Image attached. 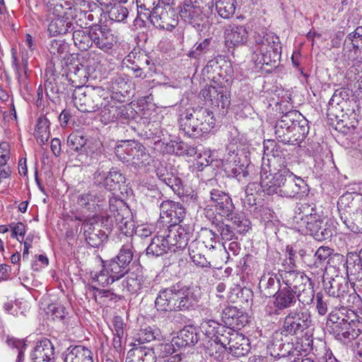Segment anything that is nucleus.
I'll return each mask as SVG.
<instances>
[{
    "instance_id": "nucleus-33",
    "label": "nucleus",
    "mask_w": 362,
    "mask_h": 362,
    "mask_svg": "<svg viewBox=\"0 0 362 362\" xmlns=\"http://www.w3.org/2000/svg\"><path fill=\"white\" fill-rule=\"evenodd\" d=\"M74 30L72 22L69 18L59 14L56 15L48 25V32L52 36L64 35Z\"/></svg>"
},
{
    "instance_id": "nucleus-43",
    "label": "nucleus",
    "mask_w": 362,
    "mask_h": 362,
    "mask_svg": "<svg viewBox=\"0 0 362 362\" xmlns=\"http://www.w3.org/2000/svg\"><path fill=\"white\" fill-rule=\"evenodd\" d=\"M103 264L107 268V271L112 276V279L115 281L122 278L129 271V267L120 263L115 258L110 261L103 262Z\"/></svg>"
},
{
    "instance_id": "nucleus-56",
    "label": "nucleus",
    "mask_w": 362,
    "mask_h": 362,
    "mask_svg": "<svg viewBox=\"0 0 362 362\" xmlns=\"http://www.w3.org/2000/svg\"><path fill=\"white\" fill-rule=\"evenodd\" d=\"M304 117L297 110H291L284 114L281 119L278 120L279 122V127L287 126L288 128L291 129L294 124L300 123Z\"/></svg>"
},
{
    "instance_id": "nucleus-46",
    "label": "nucleus",
    "mask_w": 362,
    "mask_h": 362,
    "mask_svg": "<svg viewBox=\"0 0 362 362\" xmlns=\"http://www.w3.org/2000/svg\"><path fill=\"white\" fill-rule=\"evenodd\" d=\"M136 3L138 15L143 21L151 17L153 11L159 6V0H136Z\"/></svg>"
},
{
    "instance_id": "nucleus-19",
    "label": "nucleus",
    "mask_w": 362,
    "mask_h": 362,
    "mask_svg": "<svg viewBox=\"0 0 362 362\" xmlns=\"http://www.w3.org/2000/svg\"><path fill=\"white\" fill-rule=\"evenodd\" d=\"M279 276L286 287L295 292L304 287L310 281L303 273L296 270H279Z\"/></svg>"
},
{
    "instance_id": "nucleus-3",
    "label": "nucleus",
    "mask_w": 362,
    "mask_h": 362,
    "mask_svg": "<svg viewBox=\"0 0 362 362\" xmlns=\"http://www.w3.org/2000/svg\"><path fill=\"white\" fill-rule=\"evenodd\" d=\"M197 298L192 289L179 284L160 289L155 300V307L158 311L182 310L192 307Z\"/></svg>"
},
{
    "instance_id": "nucleus-50",
    "label": "nucleus",
    "mask_w": 362,
    "mask_h": 362,
    "mask_svg": "<svg viewBox=\"0 0 362 362\" xmlns=\"http://www.w3.org/2000/svg\"><path fill=\"white\" fill-rule=\"evenodd\" d=\"M230 221L233 223V229L238 233L245 234L250 229L251 223L249 219L246 218L243 216L238 214H233L232 213L231 216L229 217Z\"/></svg>"
},
{
    "instance_id": "nucleus-53",
    "label": "nucleus",
    "mask_w": 362,
    "mask_h": 362,
    "mask_svg": "<svg viewBox=\"0 0 362 362\" xmlns=\"http://www.w3.org/2000/svg\"><path fill=\"white\" fill-rule=\"evenodd\" d=\"M213 224L214 225L216 232L221 236V240L230 241L236 238L235 231L231 226L221 221L214 222Z\"/></svg>"
},
{
    "instance_id": "nucleus-47",
    "label": "nucleus",
    "mask_w": 362,
    "mask_h": 362,
    "mask_svg": "<svg viewBox=\"0 0 362 362\" xmlns=\"http://www.w3.org/2000/svg\"><path fill=\"white\" fill-rule=\"evenodd\" d=\"M341 221L351 231L356 233H362V208L349 217L341 216Z\"/></svg>"
},
{
    "instance_id": "nucleus-55",
    "label": "nucleus",
    "mask_w": 362,
    "mask_h": 362,
    "mask_svg": "<svg viewBox=\"0 0 362 362\" xmlns=\"http://www.w3.org/2000/svg\"><path fill=\"white\" fill-rule=\"evenodd\" d=\"M139 274L135 273L129 274L122 281L123 290L131 294L137 293L140 291Z\"/></svg>"
},
{
    "instance_id": "nucleus-4",
    "label": "nucleus",
    "mask_w": 362,
    "mask_h": 362,
    "mask_svg": "<svg viewBox=\"0 0 362 362\" xmlns=\"http://www.w3.org/2000/svg\"><path fill=\"white\" fill-rule=\"evenodd\" d=\"M214 125L213 112L204 107H189L180 115V129L190 137H199Z\"/></svg>"
},
{
    "instance_id": "nucleus-28",
    "label": "nucleus",
    "mask_w": 362,
    "mask_h": 362,
    "mask_svg": "<svg viewBox=\"0 0 362 362\" xmlns=\"http://www.w3.org/2000/svg\"><path fill=\"white\" fill-rule=\"evenodd\" d=\"M107 219H110L112 225L115 224V227L124 234L129 233L133 229L134 223L128 206L118 211V213L113 214Z\"/></svg>"
},
{
    "instance_id": "nucleus-59",
    "label": "nucleus",
    "mask_w": 362,
    "mask_h": 362,
    "mask_svg": "<svg viewBox=\"0 0 362 362\" xmlns=\"http://www.w3.org/2000/svg\"><path fill=\"white\" fill-rule=\"evenodd\" d=\"M133 246L132 243H128L122 245L119 254L115 257L116 260L129 267V264L133 259Z\"/></svg>"
},
{
    "instance_id": "nucleus-61",
    "label": "nucleus",
    "mask_w": 362,
    "mask_h": 362,
    "mask_svg": "<svg viewBox=\"0 0 362 362\" xmlns=\"http://www.w3.org/2000/svg\"><path fill=\"white\" fill-rule=\"evenodd\" d=\"M108 14L111 20L117 22H124L128 16L129 11L125 6L116 4L110 8Z\"/></svg>"
},
{
    "instance_id": "nucleus-39",
    "label": "nucleus",
    "mask_w": 362,
    "mask_h": 362,
    "mask_svg": "<svg viewBox=\"0 0 362 362\" xmlns=\"http://www.w3.org/2000/svg\"><path fill=\"white\" fill-rule=\"evenodd\" d=\"M309 132L308 121L303 117L300 122L291 127L290 145H299L304 141Z\"/></svg>"
},
{
    "instance_id": "nucleus-52",
    "label": "nucleus",
    "mask_w": 362,
    "mask_h": 362,
    "mask_svg": "<svg viewBox=\"0 0 362 362\" xmlns=\"http://www.w3.org/2000/svg\"><path fill=\"white\" fill-rule=\"evenodd\" d=\"M230 221L233 223V229L238 233L245 234L250 229L251 223L249 219L246 218L243 216L238 214H233L232 213L231 216L229 217Z\"/></svg>"
},
{
    "instance_id": "nucleus-7",
    "label": "nucleus",
    "mask_w": 362,
    "mask_h": 362,
    "mask_svg": "<svg viewBox=\"0 0 362 362\" xmlns=\"http://www.w3.org/2000/svg\"><path fill=\"white\" fill-rule=\"evenodd\" d=\"M255 41L257 47L252 58L257 65H272L279 59L281 47L278 37L267 34L259 35Z\"/></svg>"
},
{
    "instance_id": "nucleus-31",
    "label": "nucleus",
    "mask_w": 362,
    "mask_h": 362,
    "mask_svg": "<svg viewBox=\"0 0 362 362\" xmlns=\"http://www.w3.org/2000/svg\"><path fill=\"white\" fill-rule=\"evenodd\" d=\"M259 288L262 296L265 298L274 296L280 289V280L276 275L268 273L264 274L259 283Z\"/></svg>"
},
{
    "instance_id": "nucleus-64",
    "label": "nucleus",
    "mask_w": 362,
    "mask_h": 362,
    "mask_svg": "<svg viewBox=\"0 0 362 362\" xmlns=\"http://www.w3.org/2000/svg\"><path fill=\"white\" fill-rule=\"evenodd\" d=\"M274 133L276 135V138L279 141L282 142L285 144H290L291 139V129L288 128L287 126L279 127V122H276V125L274 127Z\"/></svg>"
},
{
    "instance_id": "nucleus-25",
    "label": "nucleus",
    "mask_w": 362,
    "mask_h": 362,
    "mask_svg": "<svg viewBox=\"0 0 362 362\" xmlns=\"http://www.w3.org/2000/svg\"><path fill=\"white\" fill-rule=\"evenodd\" d=\"M246 316L235 307L226 308L222 312V321L227 328L240 329L247 322Z\"/></svg>"
},
{
    "instance_id": "nucleus-26",
    "label": "nucleus",
    "mask_w": 362,
    "mask_h": 362,
    "mask_svg": "<svg viewBox=\"0 0 362 362\" xmlns=\"http://www.w3.org/2000/svg\"><path fill=\"white\" fill-rule=\"evenodd\" d=\"M287 175H288L287 180L284 179L285 185L276 194L281 197H294L300 192H304L303 191V189L305 187L304 180L300 177L295 175L293 173H287Z\"/></svg>"
},
{
    "instance_id": "nucleus-48",
    "label": "nucleus",
    "mask_w": 362,
    "mask_h": 362,
    "mask_svg": "<svg viewBox=\"0 0 362 362\" xmlns=\"http://www.w3.org/2000/svg\"><path fill=\"white\" fill-rule=\"evenodd\" d=\"M124 175L115 168H112L103 181L105 187L109 190H115L119 188L121 183L124 182Z\"/></svg>"
},
{
    "instance_id": "nucleus-14",
    "label": "nucleus",
    "mask_w": 362,
    "mask_h": 362,
    "mask_svg": "<svg viewBox=\"0 0 362 362\" xmlns=\"http://www.w3.org/2000/svg\"><path fill=\"white\" fill-rule=\"evenodd\" d=\"M160 218H169L171 225H178L185 217L186 210L180 202L172 200L163 201L160 205Z\"/></svg>"
},
{
    "instance_id": "nucleus-23",
    "label": "nucleus",
    "mask_w": 362,
    "mask_h": 362,
    "mask_svg": "<svg viewBox=\"0 0 362 362\" xmlns=\"http://www.w3.org/2000/svg\"><path fill=\"white\" fill-rule=\"evenodd\" d=\"M88 144V139L83 136L81 134L76 132L71 134L67 139V145L71 150H73L76 152L78 151H88V148L90 149L89 151H93V153H96L98 155L100 153V147L102 146L101 143L98 140H94L92 142V145L93 146V148L92 149Z\"/></svg>"
},
{
    "instance_id": "nucleus-2",
    "label": "nucleus",
    "mask_w": 362,
    "mask_h": 362,
    "mask_svg": "<svg viewBox=\"0 0 362 362\" xmlns=\"http://www.w3.org/2000/svg\"><path fill=\"white\" fill-rule=\"evenodd\" d=\"M288 173H291L286 167L284 157L272 155L263 162L260 172V185L262 191L268 195H273L285 185L284 179L288 178Z\"/></svg>"
},
{
    "instance_id": "nucleus-20",
    "label": "nucleus",
    "mask_w": 362,
    "mask_h": 362,
    "mask_svg": "<svg viewBox=\"0 0 362 362\" xmlns=\"http://www.w3.org/2000/svg\"><path fill=\"white\" fill-rule=\"evenodd\" d=\"M324 222V219L317 213L310 216V219L306 221L304 226H302V230L300 232L309 233L316 240L323 241L331 238V232L328 228H323L322 232L318 231L320 229V225Z\"/></svg>"
},
{
    "instance_id": "nucleus-44",
    "label": "nucleus",
    "mask_w": 362,
    "mask_h": 362,
    "mask_svg": "<svg viewBox=\"0 0 362 362\" xmlns=\"http://www.w3.org/2000/svg\"><path fill=\"white\" fill-rule=\"evenodd\" d=\"M49 122L45 117H40L37 119L35 136L37 142L45 144L49 138Z\"/></svg>"
},
{
    "instance_id": "nucleus-40",
    "label": "nucleus",
    "mask_w": 362,
    "mask_h": 362,
    "mask_svg": "<svg viewBox=\"0 0 362 362\" xmlns=\"http://www.w3.org/2000/svg\"><path fill=\"white\" fill-rule=\"evenodd\" d=\"M115 101L108 95L105 98V104L102 105L98 111L100 121L104 124H108L116 120L115 114L117 111Z\"/></svg>"
},
{
    "instance_id": "nucleus-42",
    "label": "nucleus",
    "mask_w": 362,
    "mask_h": 362,
    "mask_svg": "<svg viewBox=\"0 0 362 362\" xmlns=\"http://www.w3.org/2000/svg\"><path fill=\"white\" fill-rule=\"evenodd\" d=\"M133 349L128 352L140 362H156V356L152 348L146 346H133Z\"/></svg>"
},
{
    "instance_id": "nucleus-57",
    "label": "nucleus",
    "mask_w": 362,
    "mask_h": 362,
    "mask_svg": "<svg viewBox=\"0 0 362 362\" xmlns=\"http://www.w3.org/2000/svg\"><path fill=\"white\" fill-rule=\"evenodd\" d=\"M297 300L303 305L310 304L314 298V290L310 281L304 287L296 291Z\"/></svg>"
},
{
    "instance_id": "nucleus-5",
    "label": "nucleus",
    "mask_w": 362,
    "mask_h": 362,
    "mask_svg": "<svg viewBox=\"0 0 362 362\" xmlns=\"http://www.w3.org/2000/svg\"><path fill=\"white\" fill-rule=\"evenodd\" d=\"M108 95L104 89L97 87L78 86L72 94L73 103L81 112L93 113L98 111Z\"/></svg>"
},
{
    "instance_id": "nucleus-21",
    "label": "nucleus",
    "mask_w": 362,
    "mask_h": 362,
    "mask_svg": "<svg viewBox=\"0 0 362 362\" xmlns=\"http://www.w3.org/2000/svg\"><path fill=\"white\" fill-rule=\"evenodd\" d=\"M179 13L182 20L194 28L199 27L206 18L200 6L194 5L191 1L184 3Z\"/></svg>"
},
{
    "instance_id": "nucleus-13",
    "label": "nucleus",
    "mask_w": 362,
    "mask_h": 362,
    "mask_svg": "<svg viewBox=\"0 0 362 362\" xmlns=\"http://www.w3.org/2000/svg\"><path fill=\"white\" fill-rule=\"evenodd\" d=\"M200 95L205 101L217 107L221 106L223 109L230 104L228 91L221 86H206L200 91Z\"/></svg>"
},
{
    "instance_id": "nucleus-6",
    "label": "nucleus",
    "mask_w": 362,
    "mask_h": 362,
    "mask_svg": "<svg viewBox=\"0 0 362 362\" xmlns=\"http://www.w3.org/2000/svg\"><path fill=\"white\" fill-rule=\"evenodd\" d=\"M115 153L123 163L137 168L149 165L153 161L152 157L145 146L135 141H122L121 144L116 146Z\"/></svg>"
},
{
    "instance_id": "nucleus-45",
    "label": "nucleus",
    "mask_w": 362,
    "mask_h": 362,
    "mask_svg": "<svg viewBox=\"0 0 362 362\" xmlns=\"http://www.w3.org/2000/svg\"><path fill=\"white\" fill-rule=\"evenodd\" d=\"M47 49L52 56V60L65 59L68 54V46L63 40H52Z\"/></svg>"
},
{
    "instance_id": "nucleus-12",
    "label": "nucleus",
    "mask_w": 362,
    "mask_h": 362,
    "mask_svg": "<svg viewBox=\"0 0 362 362\" xmlns=\"http://www.w3.org/2000/svg\"><path fill=\"white\" fill-rule=\"evenodd\" d=\"M100 225L95 218L86 220L81 226L86 243L91 247L100 246L107 238L100 228Z\"/></svg>"
},
{
    "instance_id": "nucleus-8",
    "label": "nucleus",
    "mask_w": 362,
    "mask_h": 362,
    "mask_svg": "<svg viewBox=\"0 0 362 362\" xmlns=\"http://www.w3.org/2000/svg\"><path fill=\"white\" fill-rule=\"evenodd\" d=\"M329 297L339 300L341 308L351 307L357 299L355 292H350L348 282L342 276H337L325 285Z\"/></svg>"
},
{
    "instance_id": "nucleus-32",
    "label": "nucleus",
    "mask_w": 362,
    "mask_h": 362,
    "mask_svg": "<svg viewBox=\"0 0 362 362\" xmlns=\"http://www.w3.org/2000/svg\"><path fill=\"white\" fill-rule=\"evenodd\" d=\"M231 333L232 338L228 348L230 353L236 357L245 356L250 351L249 339L236 331Z\"/></svg>"
},
{
    "instance_id": "nucleus-16",
    "label": "nucleus",
    "mask_w": 362,
    "mask_h": 362,
    "mask_svg": "<svg viewBox=\"0 0 362 362\" xmlns=\"http://www.w3.org/2000/svg\"><path fill=\"white\" fill-rule=\"evenodd\" d=\"M338 210L341 216L349 217L362 208V194L347 193L340 197L338 202Z\"/></svg>"
},
{
    "instance_id": "nucleus-41",
    "label": "nucleus",
    "mask_w": 362,
    "mask_h": 362,
    "mask_svg": "<svg viewBox=\"0 0 362 362\" xmlns=\"http://www.w3.org/2000/svg\"><path fill=\"white\" fill-rule=\"evenodd\" d=\"M73 40L75 46L80 50L86 51L92 47L91 27L88 30H77L73 33Z\"/></svg>"
},
{
    "instance_id": "nucleus-54",
    "label": "nucleus",
    "mask_w": 362,
    "mask_h": 362,
    "mask_svg": "<svg viewBox=\"0 0 362 362\" xmlns=\"http://www.w3.org/2000/svg\"><path fill=\"white\" fill-rule=\"evenodd\" d=\"M345 103L344 98H341L339 91L336 90L329 101L328 114L337 118L339 117L337 112L342 111L343 104Z\"/></svg>"
},
{
    "instance_id": "nucleus-29",
    "label": "nucleus",
    "mask_w": 362,
    "mask_h": 362,
    "mask_svg": "<svg viewBox=\"0 0 362 362\" xmlns=\"http://www.w3.org/2000/svg\"><path fill=\"white\" fill-rule=\"evenodd\" d=\"M274 297V305L276 310L288 309L293 307L297 303L296 292L285 287L279 289Z\"/></svg>"
},
{
    "instance_id": "nucleus-9",
    "label": "nucleus",
    "mask_w": 362,
    "mask_h": 362,
    "mask_svg": "<svg viewBox=\"0 0 362 362\" xmlns=\"http://www.w3.org/2000/svg\"><path fill=\"white\" fill-rule=\"evenodd\" d=\"M310 325L311 319L309 313L293 310L284 317L281 331L286 335H297L308 329Z\"/></svg>"
},
{
    "instance_id": "nucleus-37",
    "label": "nucleus",
    "mask_w": 362,
    "mask_h": 362,
    "mask_svg": "<svg viewBox=\"0 0 362 362\" xmlns=\"http://www.w3.org/2000/svg\"><path fill=\"white\" fill-rule=\"evenodd\" d=\"M170 251V247L166 235L154 237L148 247L146 255L158 257Z\"/></svg>"
},
{
    "instance_id": "nucleus-24",
    "label": "nucleus",
    "mask_w": 362,
    "mask_h": 362,
    "mask_svg": "<svg viewBox=\"0 0 362 362\" xmlns=\"http://www.w3.org/2000/svg\"><path fill=\"white\" fill-rule=\"evenodd\" d=\"M33 362H54V348L48 339L39 341L31 354Z\"/></svg>"
},
{
    "instance_id": "nucleus-35",
    "label": "nucleus",
    "mask_w": 362,
    "mask_h": 362,
    "mask_svg": "<svg viewBox=\"0 0 362 362\" xmlns=\"http://www.w3.org/2000/svg\"><path fill=\"white\" fill-rule=\"evenodd\" d=\"M64 362H93V353L83 346H75L68 349Z\"/></svg>"
},
{
    "instance_id": "nucleus-17",
    "label": "nucleus",
    "mask_w": 362,
    "mask_h": 362,
    "mask_svg": "<svg viewBox=\"0 0 362 362\" xmlns=\"http://www.w3.org/2000/svg\"><path fill=\"white\" fill-rule=\"evenodd\" d=\"M247 37L248 32L243 25L229 24L224 30L225 43L228 48L245 44Z\"/></svg>"
},
{
    "instance_id": "nucleus-49",
    "label": "nucleus",
    "mask_w": 362,
    "mask_h": 362,
    "mask_svg": "<svg viewBox=\"0 0 362 362\" xmlns=\"http://www.w3.org/2000/svg\"><path fill=\"white\" fill-rule=\"evenodd\" d=\"M235 0H219L216 1V9L223 18L228 19L233 16L235 11Z\"/></svg>"
},
{
    "instance_id": "nucleus-60",
    "label": "nucleus",
    "mask_w": 362,
    "mask_h": 362,
    "mask_svg": "<svg viewBox=\"0 0 362 362\" xmlns=\"http://www.w3.org/2000/svg\"><path fill=\"white\" fill-rule=\"evenodd\" d=\"M211 38H205L199 44L194 46V49L190 52L189 57L198 59L200 55L206 54L211 50Z\"/></svg>"
},
{
    "instance_id": "nucleus-10",
    "label": "nucleus",
    "mask_w": 362,
    "mask_h": 362,
    "mask_svg": "<svg viewBox=\"0 0 362 362\" xmlns=\"http://www.w3.org/2000/svg\"><path fill=\"white\" fill-rule=\"evenodd\" d=\"M157 28L171 30L177 25V17L174 9H165L161 6L157 7L151 14V17L146 18Z\"/></svg>"
},
{
    "instance_id": "nucleus-62",
    "label": "nucleus",
    "mask_w": 362,
    "mask_h": 362,
    "mask_svg": "<svg viewBox=\"0 0 362 362\" xmlns=\"http://www.w3.org/2000/svg\"><path fill=\"white\" fill-rule=\"evenodd\" d=\"M91 276L93 281L98 282L102 286H107L115 281L104 264L100 272H95L94 274L91 273Z\"/></svg>"
},
{
    "instance_id": "nucleus-63",
    "label": "nucleus",
    "mask_w": 362,
    "mask_h": 362,
    "mask_svg": "<svg viewBox=\"0 0 362 362\" xmlns=\"http://www.w3.org/2000/svg\"><path fill=\"white\" fill-rule=\"evenodd\" d=\"M132 64L136 65L146 71V73H149L153 71L154 64L150 57L146 54L141 53L138 55L137 57H134V60Z\"/></svg>"
},
{
    "instance_id": "nucleus-34",
    "label": "nucleus",
    "mask_w": 362,
    "mask_h": 362,
    "mask_svg": "<svg viewBox=\"0 0 362 362\" xmlns=\"http://www.w3.org/2000/svg\"><path fill=\"white\" fill-rule=\"evenodd\" d=\"M198 341L197 329L192 326L185 327L179 332L177 337L173 339V342L177 347L193 346Z\"/></svg>"
},
{
    "instance_id": "nucleus-27",
    "label": "nucleus",
    "mask_w": 362,
    "mask_h": 362,
    "mask_svg": "<svg viewBox=\"0 0 362 362\" xmlns=\"http://www.w3.org/2000/svg\"><path fill=\"white\" fill-rule=\"evenodd\" d=\"M229 157L226 160L225 168L231 175L238 178L245 177L248 175L247 168L248 165L241 163V159L235 150L229 151Z\"/></svg>"
},
{
    "instance_id": "nucleus-36",
    "label": "nucleus",
    "mask_w": 362,
    "mask_h": 362,
    "mask_svg": "<svg viewBox=\"0 0 362 362\" xmlns=\"http://www.w3.org/2000/svg\"><path fill=\"white\" fill-rule=\"evenodd\" d=\"M162 337L160 330L153 326H147L141 328L134 337L133 346H143L144 343H148L153 340H160Z\"/></svg>"
},
{
    "instance_id": "nucleus-15",
    "label": "nucleus",
    "mask_w": 362,
    "mask_h": 362,
    "mask_svg": "<svg viewBox=\"0 0 362 362\" xmlns=\"http://www.w3.org/2000/svg\"><path fill=\"white\" fill-rule=\"evenodd\" d=\"M189 232L180 225H170L166 235L170 247V252H175L183 250L188 243Z\"/></svg>"
},
{
    "instance_id": "nucleus-30",
    "label": "nucleus",
    "mask_w": 362,
    "mask_h": 362,
    "mask_svg": "<svg viewBox=\"0 0 362 362\" xmlns=\"http://www.w3.org/2000/svg\"><path fill=\"white\" fill-rule=\"evenodd\" d=\"M317 214V210L314 204L308 203L301 204L295 211L293 217V226L298 231L302 230V226L306 221L310 219V216H313Z\"/></svg>"
},
{
    "instance_id": "nucleus-1",
    "label": "nucleus",
    "mask_w": 362,
    "mask_h": 362,
    "mask_svg": "<svg viewBox=\"0 0 362 362\" xmlns=\"http://www.w3.org/2000/svg\"><path fill=\"white\" fill-rule=\"evenodd\" d=\"M340 308L332 310L328 317L327 326L336 338L343 342L356 339L362 332V322L352 310Z\"/></svg>"
},
{
    "instance_id": "nucleus-22",
    "label": "nucleus",
    "mask_w": 362,
    "mask_h": 362,
    "mask_svg": "<svg viewBox=\"0 0 362 362\" xmlns=\"http://www.w3.org/2000/svg\"><path fill=\"white\" fill-rule=\"evenodd\" d=\"M231 332H235V330L225 327H218V329L216 330L215 335L211 336V339H210L211 342L210 347L208 348L209 354L210 356L217 357L214 354V346L216 349V346H219L218 349L215 352L216 354L218 352L221 353L225 349L228 348L232 338Z\"/></svg>"
},
{
    "instance_id": "nucleus-58",
    "label": "nucleus",
    "mask_w": 362,
    "mask_h": 362,
    "mask_svg": "<svg viewBox=\"0 0 362 362\" xmlns=\"http://www.w3.org/2000/svg\"><path fill=\"white\" fill-rule=\"evenodd\" d=\"M224 198L225 201L221 202H219L218 204L213 206L220 216L226 218V219H229V217L231 216L232 213L234 211L235 206L230 197Z\"/></svg>"
},
{
    "instance_id": "nucleus-38",
    "label": "nucleus",
    "mask_w": 362,
    "mask_h": 362,
    "mask_svg": "<svg viewBox=\"0 0 362 362\" xmlns=\"http://www.w3.org/2000/svg\"><path fill=\"white\" fill-rule=\"evenodd\" d=\"M360 38L362 43V27L359 26L356 30L349 33L345 40L344 51L349 49V54L348 57L349 59H355L357 57V52L359 49L360 45L357 42V39Z\"/></svg>"
},
{
    "instance_id": "nucleus-11",
    "label": "nucleus",
    "mask_w": 362,
    "mask_h": 362,
    "mask_svg": "<svg viewBox=\"0 0 362 362\" xmlns=\"http://www.w3.org/2000/svg\"><path fill=\"white\" fill-rule=\"evenodd\" d=\"M92 46L108 52L116 43V39L110 29L107 26L95 25L91 26Z\"/></svg>"
},
{
    "instance_id": "nucleus-51",
    "label": "nucleus",
    "mask_w": 362,
    "mask_h": 362,
    "mask_svg": "<svg viewBox=\"0 0 362 362\" xmlns=\"http://www.w3.org/2000/svg\"><path fill=\"white\" fill-rule=\"evenodd\" d=\"M230 221L233 223V229L238 233L245 234L250 229L251 223L249 219L246 218L243 216L238 214H233L232 213L231 216L229 217Z\"/></svg>"
},
{
    "instance_id": "nucleus-18",
    "label": "nucleus",
    "mask_w": 362,
    "mask_h": 362,
    "mask_svg": "<svg viewBox=\"0 0 362 362\" xmlns=\"http://www.w3.org/2000/svg\"><path fill=\"white\" fill-rule=\"evenodd\" d=\"M105 202V194L95 190L85 192L77 198V204L80 206L93 212L100 209Z\"/></svg>"
}]
</instances>
